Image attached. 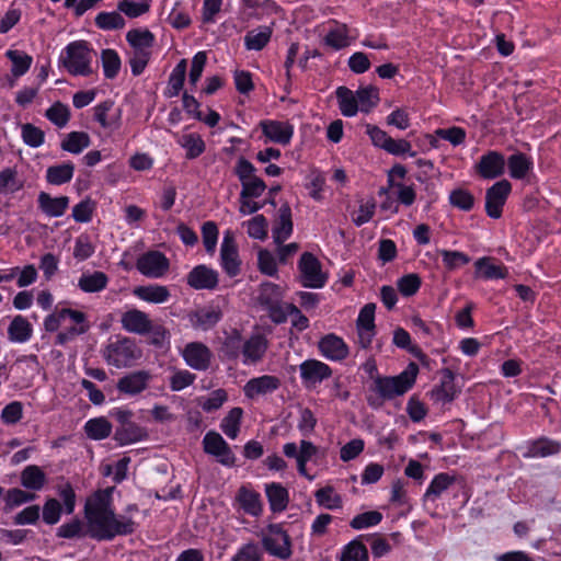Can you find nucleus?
Here are the masks:
<instances>
[{
  "instance_id": "c03bdc74",
  "label": "nucleus",
  "mask_w": 561,
  "mask_h": 561,
  "mask_svg": "<svg viewBox=\"0 0 561 561\" xmlns=\"http://www.w3.org/2000/svg\"><path fill=\"white\" fill-rule=\"evenodd\" d=\"M178 144L185 149V157L188 160L198 158L206 149L202 136L196 133L184 134L178 139Z\"/></svg>"
},
{
  "instance_id": "f8f14e48",
  "label": "nucleus",
  "mask_w": 561,
  "mask_h": 561,
  "mask_svg": "<svg viewBox=\"0 0 561 561\" xmlns=\"http://www.w3.org/2000/svg\"><path fill=\"white\" fill-rule=\"evenodd\" d=\"M136 267L148 278H161L169 271L170 262L160 251H148L138 257Z\"/></svg>"
},
{
  "instance_id": "58836bf2",
  "label": "nucleus",
  "mask_w": 561,
  "mask_h": 561,
  "mask_svg": "<svg viewBox=\"0 0 561 561\" xmlns=\"http://www.w3.org/2000/svg\"><path fill=\"white\" fill-rule=\"evenodd\" d=\"M126 41L133 50L151 51L154 35L147 28H131L126 33Z\"/></svg>"
},
{
  "instance_id": "5fc2aeb1",
  "label": "nucleus",
  "mask_w": 561,
  "mask_h": 561,
  "mask_svg": "<svg viewBox=\"0 0 561 561\" xmlns=\"http://www.w3.org/2000/svg\"><path fill=\"white\" fill-rule=\"evenodd\" d=\"M359 110L369 113L379 102V91L373 85L359 88L356 91Z\"/></svg>"
},
{
  "instance_id": "473e14b6",
  "label": "nucleus",
  "mask_w": 561,
  "mask_h": 561,
  "mask_svg": "<svg viewBox=\"0 0 561 561\" xmlns=\"http://www.w3.org/2000/svg\"><path fill=\"white\" fill-rule=\"evenodd\" d=\"M273 28L267 25H260L250 30L244 36V47L247 50L260 51L271 41Z\"/></svg>"
},
{
  "instance_id": "a19ab883",
  "label": "nucleus",
  "mask_w": 561,
  "mask_h": 561,
  "mask_svg": "<svg viewBox=\"0 0 561 561\" xmlns=\"http://www.w3.org/2000/svg\"><path fill=\"white\" fill-rule=\"evenodd\" d=\"M91 138L85 131H70L60 142V148L72 154H80L90 147Z\"/></svg>"
},
{
  "instance_id": "bf43d9fd",
  "label": "nucleus",
  "mask_w": 561,
  "mask_h": 561,
  "mask_svg": "<svg viewBox=\"0 0 561 561\" xmlns=\"http://www.w3.org/2000/svg\"><path fill=\"white\" fill-rule=\"evenodd\" d=\"M341 561H368V551L358 540H352L342 550Z\"/></svg>"
},
{
  "instance_id": "c85d7f7f",
  "label": "nucleus",
  "mask_w": 561,
  "mask_h": 561,
  "mask_svg": "<svg viewBox=\"0 0 561 561\" xmlns=\"http://www.w3.org/2000/svg\"><path fill=\"white\" fill-rule=\"evenodd\" d=\"M508 174L514 180H524L534 169L533 158L524 152H515L506 160Z\"/></svg>"
},
{
  "instance_id": "a211bd4d",
  "label": "nucleus",
  "mask_w": 561,
  "mask_h": 561,
  "mask_svg": "<svg viewBox=\"0 0 561 561\" xmlns=\"http://www.w3.org/2000/svg\"><path fill=\"white\" fill-rule=\"evenodd\" d=\"M152 375L149 370H135L121 377L116 383L117 390L128 397H135L148 389Z\"/></svg>"
},
{
  "instance_id": "39448f33",
  "label": "nucleus",
  "mask_w": 561,
  "mask_h": 561,
  "mask_svg": "<svg viewBox=\"0 0 561 561\" xmlns=\"http://www.w3.org/2000/svg\"><path fill=\"white\" fill-rule=\"evenodd\" d=\"M102 356L110 366L129 368L141 358L142 351L134 339L115 335L104 345Z\"/></svg>"
},
{
  "instance_id": "bb28decb",
  "label": "nucleus",
  "mask_w": 561,
  "mask_h": 561,
  "mask_svg": "<svg viewBox=\"0 0 561 561\" xmlns=\"http://www.w3.org/2000/svg\"><path fill=\"white\" fill-rule=\"evenodd\" d=\"M293 233L291 209L284 204L278 209V217L272 229V237L276 244H283Z\"/></svg>"
},
{
  "instance_id": "603ef678",
  "label": "nucleus",
  "mask_w": 561,
  "mask_h": 561,
  "mask_svg": "<svg viewBox=\"0 0 561 561\" xmlns=\"http://www.w3.org/2000/svg\"><path fill=\"white\" fill-rule=\"evenodd\" d=\"M101 61L105 78L114 79L117 77L122 67V60L116 50L111 48L103 49L101 51Z\"/></svg>"
},
{
  "instance_id": "dca6fc26",
  "label": "nucleus",
  "mask_w": 561,
  "mask_h": 561,
  "mask_svg": "<svg viewBox=\"0 0 561 561\" xmlns=\"http://www.w3.org/2000/svg\"><path fill=\"white\" fill-rule=\"evenodd\" d=\"M506 160L502 152L489 150L476 163L474 169L484 180L497 179L505 172Z\"/></svg>"
},
{
  "instance_id": "6ab92c4d",
  "label": "nucleus",
  "mask_w": 561,
  "mask_h": 561,
  "mask_svg": "<svg viewBox=\"0 0 561 561\" xmlns=\"http://www.w3.org/2000/svg\"><path fill=\"white\" fill-rule=\"evenodd\" d=\"M186 283L195 290H214L219 283V273L205 264H199L187 274Z\"/></svg>"
},
{
  "instance_id": "0eeeda50",
  "label": "nucleus",
  "mask_w": 561,
  "mask_h": 561,
  "mask_svg": "<svg viewBox=\"0 0 561 561\" xmlns=\"http://www.w3.org/2000/svg\"><path fill=\"white\" fill-rule=\"evenodd\" d=\"M262 545L268 554L280 560H288L293 554L290 537L280 524L267 526Z\"/></svg>"
},
{
  "instance_id": "cd10ccee",
  "label": "nucleus",
  "mask_w": 561,
  "mask_h": 561,
  "mask_svg": "<svg viewBox=\"0 0 561 561\" xmlns=\"http://www.w3.org/2000/svg\"><path fill=\"white\" fill-rule=\"evenodd\" d=\"M38 208L48 217L57 218L61 217L68 206L69 197L58 196L53 197L46 192H41L37 196Z\"/></svg>"
},
{
  "instance_id": "f3484780",
  "label": "nucleus",
  "mask_w": 561,
  "mask_h": 561,
  "mask_svg": "<svg viewBox=\"0 0 561 561\" xmlns=\"http://www.w3.org/2000/svg\"><path fill=\"white\" fill-rule=\"evenodd\" d=\"M181 355L187 366L198 371H205L211 364L213 353L202 342L187 343L181 351Z\"/></svg>"
},
{
  "instance_id": "4c0bfd02",
  "label": "nucleus",
  "mask_w": 561,
  "mask_h": 561,
  "mask_svg": "<svg viewBox=\"0 0 561 561\" xmlns=\"http://www.w3.org/2000/svg\"><path fill=\"white\" fill-rule=\"evenodd\" d=\"M243 414L242 408L234 407L222 417L219 427L228 438L236 439L239 436Z\"/></svg>"
},
{
  "instance_id": "412c9836",
  "label": "nucleus",
  "mask_w": 561,
  "mask_h": 561,
  "mask_svg": "<svg viewBox=\"0 0 561 561\" xmlns=\"http://www.w3.org/2000/svg\"><path fill=\"white\" fill-rule=\"evenodd\" d=\"M121 325L126 332L138 335H146L152 330V321L149 316L136 308L122 313Z\"/></svg>"
},
{
  "instance_id": "4be33fe9",
  "label": "nucleus",
  "mask_w": 561,
  "mask_h": 561,
  "mask_svg": "<svg viewBox=\"0 0 561 561\" xmlns=\"http://www.w3.org/2000/svg\"><path fill=\"white\" fill-rule=\"evenodd\" d=\"M263 135L273 142L288 145L294 135V127L287 122L262 121L260 123Z\"/></svg>"
},
{
  "instance_id": "9d476101",
  "label": "nucleus",
  "mask_w": 561,
  "mask_h": 561,
  "mask_svg": "<svg viewBox=\"0 0 561 561\" xmlns=\"http://www.w3.org/2000/svg\"><path fill=\"white\" fill-rule=\"evenodd\" d=\"M202 443L204 451L215 457L219 463L228 468L236 466V456L219 433L215 431L207 432Z\"/></svg>"
},
{
  "instance_id": "13d9d810",
  "label": "nucleus",
  "mask_w": 561,
  "mask_h": 561,
  "mask_svg": "<svg viewBox=\"0 0 561 561\" xmlns=\"http://www.w3.org/2000/svg\"><path fill=\"white\" fill-rule=\"evenodd\" d=\"M95 25L105 31L118 30L125 26V20L121 13L116 11L100 12L95 16Z\"/></svg>"
},
{
  "instance_id": "864d4df0",
  "label": "nucleus",
  "mask_w": 561,
  "mask_h": 561,
  "mask_svg": "<svg viewBox=\"0 0 561 561\" xmlns=\"http://www.w3.org/2000/svg\"><path fill=\"white\" fill-rule=\"evenodd\" d=\"M228 400V393L225 389L219 388L213 390L207 397L198 399V405L206 413H211L219 410Z\"/></svg>"
},
{
  "instance_id": "6e6d98bb",
  "label": "nucleus",
  "mask_w": 561,
  "mask_h": 561,
  "mask_svg": "<svg viewBox=\"0 0 561 561\" xmlns=\"http://www.w3.org/2000/svg\"><path fill=\"white\" fill-rule=\"evenodd\" d=\"M113 107V102L104 101L94 106L93 118L104 129H115L118 127V116L116 118H108V112Z\"/></svg>"
},
{
  "instance_id": "a878e982",
  "label": "nucleus",
  "mask_w": 561,
  "mask_h": 561,
  "mask_svg": "<svg viewBox=\"0 0 561 561\" xmlns=\"http://www.w3.org/2000/svg\"><path fill=\"white\" fill-rule=\"evenodd\" d=\"M133 294L138 299L154 305L164 304L171 298L169 288L160 284L137 286L134 288Z\"/></svg>"
},
{
  "instance_id": "052dcab7",
  "label": "nucleus",
  "mask_w": 561,
  "mask_h": 561,
  "mask_svg": "<svg viewBox=\"0 0 561 561\" xmlns=\"http://www.w3.org/2000/svg\"><path fill=\"white\" fill-rule=\"evenodd\" d=\"M22 187V183L18 180L15 169L5 168L0 171V194H12Z\"/></svg>"
},
{
  "instance_id": "6e6552de",
  "label": "nucleus",
  "mask_w": 561,
  "mask_h": 561,
  "mask_svg": "<svg viewBox=\"0 0 561 561\" xmlns=\"http://www.w3.org/2000/svg\"><path fill=\"white\" fill-rule=\"evenodd\" d=\"M298 270L300 283L306 288H322L328 282V275L322 271L320 261L310 252L301 254Z\"/></svg>"
},
{
  "instance_id": "4d7b16f0",
  "label": "nucleus",
  "mask_w": 561,
  "mask_h": 561,
  "mask_svg": "<svg viewBox=\"0 0 561 561\" xmlns=\"http://www.w3.org/2000/svg\"><path fill=\"white\" fill-rule=\"evenodd\" d=\"M21 137L23 142L31 148H38L45 141V133L31 123L21 126Z\"/></svg>"
},
{
  "instance_id": "f257e3e1",
  "label": "nucleus",
  "mask_w": 561,
  "mask_h": 561,
  "mask_svg": "<svg viewBox=\"0 0 561 561\" xmlns=\"http://www.w3.org/2000/svg\"><path fill=\"white\" fill-rule=\"evenodd\" d=\"M137 512V504H128L123 514H116L112 490H99L87 500L84 505L87 534L98 541H111L116 537L133 535L139 527L133 518V513Z\"/></svg>"
},
{
  "instance_id": "774afa93",
  "label": "nucleus",
  "mask_w": 561,
  "mask_h": 561,
  "mask_svg": "<svg viewBox=\"0 0 561 561\" xmlns=\"http://www.w3.org/2000/svg\"><path fill=\"white\" fill-rule=\"evenodd\" d=\"M262 552L255 542H248L241 546L231 561H261Z\"/></svg>"
},
{
  "instance_id": "72a5a7b5",
  "label": "nucleus",
  "mask_w": 561,
  "mask_h": 561,
  "mask_svg": "<svg viewBox=\"0 0 561 561\" xmlns=\"http://www.w3.org/2000/svg\"><path fill=\"white\" fill-rule=\"evenodd\" d=\"M346 24L334 23L325 34L323 42L334 50H341L351 45L352 38Z\"/></svg>"
},
{
  "instance_id": "79ce46f5",
  "label": "nucleus",
  "mask_w": 561,
  "mask_h": 561,
  "mask_svg": "<svg viewBox=\"0 0 561 561\" xmlns=\"http://www.w3.org/2000/svg\"><path fill=\"white\" fill-rule=\"evenodd\" d=\"M83 428L88 438L102 440L111 435L113 426L106 417L100 416L88 420Z\"/></svg>"
},
{
  "instance_id": "f03ea898",
  "label": "nucleus",
  "mask_w": 561,
  "mask_h": 561,
  "mask_svg": "<svg viewBox=\"0 0 561 561\" xmlns=\"http://www.w3.org/2000/svg\"><path fill=\"white\" fill-rule=\"evenodd\" d=\"M419 366L411 362L407 368L397 376H379L373 378L370 394L367 403L373 409L380 408L386 400H392L407 393L415 383Z\"/></svg>"
},
{
  "instance_id": "aec40b11",
  "label": "nucleus",
  "mask_w": 561,
  "mask_h": 561,
  "mask_svg": "<svg viewBox=\"0 0 561 561\" xmlns=\"http://www.w3.org/2000/svg\"><path fill=\"white\" fill-rule=\"evenodd\" d=\"M375 310L374 304H366L359 311L356 320L358 343L363 348L370 346L375 335Z\"/></svg>"
},
{
  "instance_id": "49530a36",
  "label": "nucleus",
  "mask_w": 561,
  "mask_h": 561,
  "mask_svg": "<svg viewBox=\"0 0 561 561\" xmlns=\"http://www.w3.org/2000/svg\"><path fill=\"white\" fill-rule=\"evenodd\" d=\"M335 93L343 116L353 117L360 111L356 93L354 94L348 88L339 87Z\"/></svg>"
},
{
  "instance_id": "ea45409f",
  "label": "nucleus",
  "mask_w": 561,
  "mask_h": 561,
  "mask_svg": "<svg viewBox=\"0 0 561 561\" xmlns=\"http://www.w3.org/2000/svg\"><path fill=\"white\" fill-rule=\"evenodd\" d=\"M46 481L45 472L36 465L26 466L21 472V484L33 492L41 491Z\"/></svg>"
},
{
  "instance_id": "e2e57ef3",
  "label": "nucleus",
  "mask_w": 561,
  "mask_h": 561,
  "mask_svg": "<svg viewBox=\"0 0 561 561\" xmlns=\"http://www.w3.org/2000/svg\"><path fill=\"white\" fill-rule=\"evenodd\" d=\"M438 253L442 255L443 263L448 271H455L470 262V257L460 251L443 249L438 250Z\"/></svg>"
},
{
  "instance_id": "20e7f679",
  "label": "nucleus",
  "mask_w": 561,
  "mask_h": 561,
  "mask_svg": "<svg viewBox=\"0 0 561 561\" xmlns=\"http://www.w3.org/2000/svg\"><path fill=\"white\" fill-rule=\"evenodd\" d=\"M95 51L85 41L69 43L58 57L59 67L65 68L71 76L89 77L93 73L92 61Z\"/></svg>"
},
{
  "instance_id": "680f3d73",
  "label": "nucleus",
  "mask_w": 561,
  "mask_h": 561,
  "mask_svg": "<svg viewBox=\"0 0 561 561\" xmlns=\"http://www.w3.org/2000/svg\"><path fill=\"white\" fill-rule=\"evenodd\" d=\"M382 520V514L378 511H368L358 514L352 518L350 526L353 529L360 530L378 525Z\"/></svg>"
},
{
  "instance_id": "423d86ee",
  "label": "nucleus",
  "mask_w": 561,
  "mask_h": 561,
  "mask_svg": "<svg viewBox=\"0 0 561 561\" xmlns=\"http://www.w3.org/2000/svg\"><path fill=\"white\" fill-rule=\"evenodd\" d=\"M284 291L279 285L271 282L261 284L257 301L259 305L268 313L270 319L280 324L286 322V302H283Z\"/></svg>"
},
{
  "instance_id": "de8ad7c7",
  "label": "nucleus",
  "mask_w": 561,
  "mask_h": 561,
  "mask_svg": "<svg viewBox=\"0 0 561 561\" xmlns=\"http://www.w3.org/2000/svg\"><path fill=\"white\" fill-rule=\"evenodd\" d=\"M146 436V432L136 423H130L116 428L114 439L119 446H125L140 442Z\"/></svg>"
},
{
  "instance_id": "69168bd1",
  "label": "nucleus",
  "mask_w": 561,
  "mask_h": 561,
  "mask_svg": "<svg viewBox=\"0 0 561 561\" xmlns=\"http://www.w3.org/2000/svg\"><path fill=\"white\" fill-rule=\"evenodd\" d=\"M62 512V506L58 500L47 499L43 506V522L47 525H56L60 520Z\"/></svg>"
},
{
  "instance_id": "1a4fd4ad",
  "label": "nucleus",
  "mask_w": 561,
  "mask_h": 561,
  "mask_svg": "<svg viewBox=\"0 0 561 561\" xmlns=\"http://www.w3.org/2000/svg\"><path fill=\"white\" fill-rule=\"evenodd\" d=\"M219 264L222 271L231 278L238 276L241 272L242 262L234 234L231 230L224 232L220 244Z\"/></svg>"
},
{
  "instance_id": "a18cd8bd",
  "label": "nucleus",
  "mask_w": 561,
  "mask_h": 561,
  "mask_svg": "<svg viewBox=\"0 0 561 561\" xmlns=\"http://www.w3.org/2000/svg\"><path fill=\"white\" fill-rule=\"evenodd\" d=\"M186 70L187 61L186 59H181L169 76L168 87L165 91V95L168 98L178 96L180 94L184 85Z\"/></svg>"
},
{
  "instance_id": "c756f323",
  "label": "nucleus",
  "mask_w": 561,
  "mask_h": 561,
  "mask_svg": "<svg viewBox=\"0 0 561 561\" xmlns=\"http://www.w3.org/2000/svg\"><path fill=\"white\" fill-rule=\"evenodd\" d=\"M188 319L193 328L207 331L220 321L221 311L214 307L203 308L190 313Z\"/></svg>"
},
{
  "instance_id": "2f4dec72",
  "label": "nucleus",
  "mask_w": 561,
  "mask_h": 561,
  "mask_svg": "<svg viewBox=\"0 0 561 561\" xmlns=\"http://www.w3.org/2000/svg\"><path fill=\"white\" fill-rule=\"evenodd\" d=\"M270 508L274 513L284 512L289 503L288 490L280 483L272 482L265 485Z\"/></svg>"
},
{
  "instance_id": "f704fd0d",
  "label": "nucleus",
  "mask_w": 561,
  "mask_h": 561,
  "mask_svg": "<svg viewBox=\"0 0 561 561\" xmlns=\"http://www.w3.org/2000/svg\"><path fill=\"white\" fill-rule=\"evenodd\" d=\"M456 482V477L446 472L434 476L430 482L424 495V501H436L444 492H446Z\"/></svg>"
},
{
  "instance_id": "4468645a",
  "label": "nucleus",
  "mask_w": 561,
  "mask_h": 561,
  "mask_svg": "<svg viewBox=\"0 0 561 561\" xmlns=\"http://www.w3.org/2000/svg\"><path fill=\"white\" fill-rule=\"evenodd\" d=\"M300 379L306 389H314L332 376V369L318 359H306L299 365Z\"/></svg>"
},
{
  "instance_id": "e433bc0d",
  "label": "nucleus",
  "mask_w": 561,
  "mask_h": 561,
  "mask_svg": "<svg viewBox=\"0 0 561 561\" xmlns=\"http://www.w3.org/2000/svg\"><path fill=\"white\" fill-rule=\"evenodd\" d=\"M476 277L484 279H503L506 277L507 272L503 265L493 263L489 256H483L474 262Z\"/></svg>"
},
{
  "instance_id": "09e8293b",
  "label": "nucleus",
  "mask_w": 561,
  "mask_h": 561,
  "mask_svg": "<svg viewBox=\"0 0 561 561\" xmlns=\"http://www.w3.org/2000/svg\"><path fill=\"white\" fill-rule=\"evenodd\" d=\"M7 58L11 61V72L15 78L24 76L31 68L33 58L23 50L9 49L5 51Z\"/></svg>"
},
{
  "instance_id": "c9c22d12",
  "label": "nucleus",
  "mask_w": 561,
  "mask_h": 561,
  "mask_svg": "<svg viewBox=\"0 0 561 561\" xmlns=\"http://www.w3.org/2000/svg\"><path fill=\"white\" fill-rule=\"evenodd\" d=\"M108 277L104 272L95 271L92 273H82L78 280V287L88 294L100 293L107 287Z\"/></svg>"
},
{
  "instance_id": "b1692460",
  "label": "nucleus",
  "mask_w": 561,
  "mask_h": 561,
  "mask_svg": "<svg viewBox=\"0 0 561 561\" xmlns=\"http://www.w3.org/2000/svg\"><path fill=\"white\" fill-rule=\"evenodd\" d=\"M280 386V380L273 375H263L260 377L251 378L243 387L244 396L253 399L257 396L272 393Z\"/></svg>"
},
{
  "instance_id": "9b49d317",
  "label": "nucleus",
  "mask_w": 561,
  "mask_h": 561,
  "mask_svg": "<svg viewBox=\"0 0 561 561\" xmlns=\"http://www.w3.org/2000/svg\"><path fill=\"white\" fill-rule=\"evenodd\" d=\"M512 192V184L507 180L495 182L485 192V213L492 219L502 216L503 207Z\"/></svg>"
},
{
  "instance_id": "7c9ffc66",
  "label": "nucleus",
  "mask_w": 561,
  "mask_h": 561,
  "mask_svg": "<svg viewBox=\"0 0 561 561\" xmlns=\"http://www.w3.org/2000/svg\"><path fill=\"white\" fill-rule=\"evenodd\" d=\"M32 324L21 314L15 316L8 327V339L12 343H26L32 337Z\"/></svg>"
},
{
  "instance_id": "2eb2a0df",
  "label": "nucleus",
  "mask_w": 561,
  "mask_h": 561,
  "mask_svg": "<svg viewBox=\"0 0 561 561\" xmlns=\"http://www.w3.org/2000/svg\"><path fill=\"white\" fill-rule=\"evenodd\" d=\"M268 345L270 342L264 333L253 332L242 343V364L249 366L260 363L264 358Z\"/></svg>"
},
{
  "instance_id": "8fccbe9b",
  "label": "nucleus",
  "mask_w": 561,
  "mask_h": 561,
  "mask_svg": "<svg viewBox=\"0 0 561 561\" xmlns=\"http://www.w3.org/2000/svg\"><path fill=\"white\" fill-rule=\"evenodd\" d=\"M45 117L57 128H65L70 121L71 112L67 104L57 101L46 110Z\"/></svg>"
},
{
  "instance_id": "5701e85b",
  "label": "nucleus",
  "mask_w": 561,
  "mask_h": 561,
  "mask_svg": "<svg viewBox=\"0 0 561 561\" xmlns=\"http://www.w3.org/2000/svg\"><path fill=\"white\" fill-rule=\"evenodd\" d=\"M319 351L329 360L340 362L347 357L348 347L342 337L330 333L319 341Z\"/></svg>"
},
{
  "instance_id": "37998d69",
  "label": "nucleus",
  "mask_w": 561,
  "mask_h": 561,
  "mask_svg": "<svg viewBox=\"0 0 561 561\" xmlns=\"http://www.w3.org/2000/svg\"><path fill=\"white\" fill-rule=\"evenodd\" d=\"M75 164L70 161L50 165L46 170V181L51 185H62L71 181Z\"/></svg>"
},
{
  "instance_id": "393cba45",
  "label": "nucleus",
  "mask_w": 561,
  "mask_h": 561,
  "mask_svg": "<svg viewBox=\"0 0 561 561\" xmlns=\"http://www.w3.org/2000/svg\"><path fill=\"white\" fill-rule=\"evenodd\" d=\"M239 507L248 515L257 517L262 513L261 495L249 485H241L236 495Z\"/></svg>"
},
{
  "instance_id": "0e129e2a",
  "label": "nucleus",
  "mask_w": 561,
  "mask_h": 561,
  "mask_svg": "<svg viewBox=\"0 0 561 561\" xmlns=\"http://www.w3.org/2000/svg\"><path fill=\"white\" fill-rule=\"evenodd\" d=\"M449 203L462 211H470L474 206V197L467 190L456 188L449 194Z\"/></svg>"
},
{
  "instance_id": "3c124183",
  "label": "nucleus",
  "mask_w": 561,
  "mask_h": 561,
  "mask_svg": "<svg viewBox=\"0 0 561 561\" xmlns=\"http://www.w3.org/2000/svg\"><path fill=\"white\" fill-rule=\"evenodd\" d=\"M314 499L319 506L331 511L341 508L343 504L341 495L331 485L317 490Z\"/></svg>"
},
{
  "instance_id": "7ed1b4c3",
  "label": "nucleus",
  "mask_w": 561,
  "mask_h": 561,
  "mask_svg": "<svg viewBox=\"0 0 561 561\" xmlns=\"http://www.w3.org/2000/svg\"><path fill=\"white\" fill-rule=\"evenodd\" d=\"M43 325L47 332L61 328L55 339L57 345H66L90 329L87 314L70 308L56 309L44 319Z\"/></svg>"
},
{
  "instance_id": "338daca9",
  "label": "nucleus",
  "mask_w": 561,
  "mask_h": 561,
  "mask_svg": "<svg viewBox=\"0 0 561 561\" xmlns=\"http://www.w3.org/2000/svg\"><path fill=\"white\" fill-rule=\"evenodd\" d=\"M23 417V404L20 401L8 403L0 414L1 422L5 425H15Z\"/></svg>"
},
{
  "instance_id": "ddd939ff",
  "label": "nucleus",
  "mask_w": 561,
  "mask_h": 561,
  "mask_svg": "<svg viewBox=\"0 0 561 561\" xmlns=\"http://www.w3.org/2000/svg\"><path fill=\"white\" fill-rule=\"evenodd\" d=\"M518 450L525 459L546 458L558 455L561 451V443L547 436H540L526 440L518 447Z\"/></svg>"
}]
</instances>
